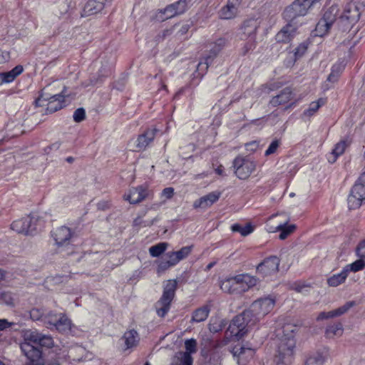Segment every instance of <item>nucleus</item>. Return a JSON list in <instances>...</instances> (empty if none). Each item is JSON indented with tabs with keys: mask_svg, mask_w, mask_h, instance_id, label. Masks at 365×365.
<instances>
[{
	"mask_svg": "<svg viewBox=\"0 0 365 365\" xmlns=\"http://www.w3.org/2000/svg\"><path fill=\"white\" fill-rule=\"evenodd\" d=\"M365 200V173L361 175L353 186L347 202L349 209L359 208Z\"/></svg>",
	"mask_w": 365,
	"mask_h": 365,
	"instance_id": "obj_9",
	"label": "nucleus"
},
{
	"mask_svg": "<svg viewBox=\"0 0 365 365\" xmlns=\"http://www.w3.org/2000/svg\"><path fill=\"white\" fill-rule=\"evenodd\" d=\"M331 25L329 24L325 20H323L321 19L319 22L317 23L316 28H315V32L316 36H324L327 35L331 28Z\"/></svg>",
	"mask_w": 365,
	"mask_h": 365,
	"instance_id": "obj_40",
	"label": "nucleus"
},
{
	"mask_svg": "<svg viewBox=\"0 0 365 365\" xmlns=\"http://www.w3.org/2000/svg\"><path fill=\"white\" fill-rule=\"evenodd\" d=\"M295 228L294 225H287V223L278 225L277 229L281 232L279 236V239L285 240L288 235L294 231Z\"/></svg>",
	"mask_w": 365,
	"mask_h": 365,
	"instance_id": "obj_39",
	"label": "nucleus"
},
{
	"mask_svg": "<svg viewBox=\"0 0 365 365\" xmlns=\"http://www.w3.org/2000/svg\"><path fill=\"white\" fill-rule=\"evenodd\" d=\"M1 302L6 305H14V297L11 292H3L1 295Z\"/></svg>",
	"mask_w": 365,
	"mask_h": 365,
	"instance_id": "obj_51",
	"label": "nucleus"
},
{
	"mask_svg": "<svg viewBox=\"0 0 365 365\" xmlns=\"http://www.w3.org/2000/svg\"><path fill=\"white\" fill-rule=\"evenodd\" d=\"M257 323L256 319H254L249 310L247 309L232 319L228 329L232 334L237 338H241Z\"/></svg>",
	"mask_w": 365,
	"mask_h": 365,
	"instance_id": "obj_3",
	"label": "nucleus"
},
{
	"mask_svg": "<svg viewBox=\"0 0 365 365\" xmlns=\"http://www.w3.org/2000/svg\"><path fill=\"white\" fill-rule=\"evenodd\" d=\"M293 98V92L290 87H287L282 90L279 93L273 96L269 103L274 106L284 105L289 103Z\"/></svg>",
	"mask_w": 365,
	"mask_h": 365,
	"instance_id": "obj_21",
	"label": "nucleus"
},
{
	"mask_svg": "<svg viewBox=\"0 0 365 365\" xmlns=\"http://www.w3.org/2000/svg\"><path fill=\"white\" fill-rule=\"evenodd\" d=\"M280 260L276 256H271L257 266V272L264 278L275 274L279 270Z\"/></svg>",
	"mask_w": 365,
	"mask_h": 365,
	"instance_id": "obj_12",
	"label": "nucleus"
},
{
	"mask_svg": "<svg viewBox=\"0 0 365 365\" xmlns=\"http://www.w3.org/2000/svg\"><path fill=\"white\" fill-rule=\"evenodd\" d=\"M361 13L359 6L354 2H349L344 6L336 24L339 30L350 31L358 22Z\"/></svg>",
	"mask_w": 365,
	"mask_h": 365,
	"instance_id": "obj_4",
	"label": "nucleus"
},
{
	"mask_svg": "<svg viewBox=\"0 0 365 365\" xmlns=\"http://www.w3.org/2000/svg\"><path fill=\"white\" fill-rule=\"evenodd\" d=\"M45 314H46L43 313V310L38 308H34L30 311V317L34 321L40 319L43 321Z\"/></svg>",
	"mask_w": 365,
	"mask_h": 365,
	"instance_id": "obj_52",
	"label": "nucleus"
},
{
	"mask_svg": "<svg viewBox=\"0 0 365 365\" xmlns=\"http://www.w3.org/2000/svg\"><path fill=\"white\" fill-rule=\"evenodd\" d=\"M279 145H280V141L279 140H273L269 145L268 148L266 150L264 155L266 156H268V155L275 153L276 151L277 150L278 148L279 147Z\"/></svg>",
	"mask_w": 365,
	"mask_h": 365,
	"instance_id": "obj_53",
	"label": "nucleus"
},
{
	"mask_svg": "<svg viewBox=\"0 0 365 365\" xmlns=\"http://www.w3.org/2000/svg\"><path fill=\"white\" fill-rule=\"evenodd\" d=\"M234 356L238 358V363L240 364L244 359H250L254 355V349L245 348L242 346H235L232 350Z\"/></svg>",
	"mask_w": 365,
	"mask_h": 365,
	"instance_id": "obj_28",
	"label": "nucleus"
},
{
	"mask_svg": "<svg viewBox=\"0 0 365 365\" xmlns=\"http://www.w3.org/2000/svg\"><path fill=\"white\" fill-rule=\"evenodd\" d=\"M53 236L58 247H67L69 244L68 241L72 237V232L68 227L61 226L53 232Z\"/></svg>",
	"mask_w": 365,
	"mask_h": 365,
	"instance_id": "obj_18",
	"label": "nucleus"
},
{
	"mask_svg": "<svg viewBox=\"0 0 365 365\" xmlns=\"http://www.w3.org/2000/svg\"><path fill=\"white\" fill-rule=\"evenodd\" d=\"M307 46L305 43H301L298 46L297 48H295L294 56L296 58H300L302 56L305 52L307 51Z\"/></svg>",
	"mask_w": 365,
	"mask_h": 365,
	"instance_id": "obj_56",
	"label": "nucleus"
},
{
	"mask_svg": "<svg viewBox=\"0 0 365 365\" xmlns=\"http://www.w3.org/2000/svg\"><path fill=\"white\" fill-rule=\"evenodd\" d=\"M185 351H182L184 354H188L191 356L192 354H195L197 351V343L195 339H189L185 341Z\"/></svg>",
	"mask_w": 365,
	"mask_h": 365,
	"instance_id": "obj_47",
	"label": "nucleus"
},
{
	"mask_svg": "<svg viewBox=\"0 0 365 365\" xmlns=\"http://www.w3.org/2000/svg\"><path fill=\"white\" fill-rule=\"evenodd\" d=\"M232 230L240 232L242 236H247L253 232V227L250 223L246 224L245 226L235 224L232 226Z\"/></svg>",
	"mask_w": 365,
	"mask_h": 365,
	"instance_id": "obj_46",
	"label": "nucleus"
},
{
	"mask_svg": "<svg viewBox=\"0 0 365 365\" xmlns=\"http://www.w3.org/2000/svg\"><path fill=\"white\" fill-rule=\"evenodd\" d=\"M327 353L317 352L307 360V365H322L327 359Z\"/></svg>",
	"mask_w": 365,
	"mask_h": 365,
	"instance_id": "obj_37",
	"label": "nucleus"
},
{
	"mask_svg": "<svg viewBox=\"0 0 365 365\" xmlns=\"http://www.w3.org/2000/svg\"><path fill=\"white\" fill-rule=\"evenodd\" d=\"M295 228L294 225H287V223L278 225L277 229L281 232L279 236V239L285 240L288 235L294 231Z\"/></svg>",
	"mask_w": 365,
	"mask_h": 365,
	"instance_id": "obj_38",
	"label": "nucleus"
},
{
	"mask_svg": "<svg viewBox=\"0 0 365 365\" xmlns=\"http://www.w3.org/2000/svg\"><path fill=\"white\" fill-rule=\"evenodd\" d=\"M158 130L156 128L148 129L143 134L140 135L135 140V150L140 151L145 150L153 140Z\"/></svg>",
	"mask_w": 365,
	"mask_h": 365,
	"instance_id": "obj_16",
	"label": "nucleus"
},
{
	"mask_svg": "<svg viewBox=\"0 0 365 365\" xmlns=\"http://www.w3.org/2000/svg\"><path fill=\"white\" fill-rule=\"evenodd\" d=\"M177 11L174 8V5L170 4L166 6L163 10H160L157 15L156 18L158 20L163 21L166 19H170L177 16Z\"/></svg>",
	"mask_w": 365,
	"mask_h": 365,
	"instance_id": "obj_32",
	"label": "nucleus"
},
{
	"mask_svg": "<svg viewBox=\"0 0 365 365\" xmlns=\"http://www.w3.org/2000/svg\"><path fill=\"white\" fill-rule=\"evenodd\" d=\"M167 242H160L150 247L149 252L152 257H157L163 254L167 249Z\"/></svg>",
	"mask_w": 365,
	"mask_h": 365,
	"instance_id": "obj_44",
	"label": "nucleus"
},
{
	"mask_svg": "<svg viewBox=\"0 0 365 365\" xmlns=\"http://www.w3.org/2000/svg\"><path fill=\"white\" fill-rule=\"evenodd\" d=\"M217 55V53L216 52L211 50L210 54L198 63L197 66V76L202 77L204 76L209 66L213 63V61Z\"/></svg>",
	"mask_w": 365,
	"mask_h": 365,
	"instance_id": "obj_27",
	"label": "nucleus"
},
{
	"mask_svg": "<svg viewBox=\"0 0 365 365\" xmlns=\"http://www.w3.org/2000/svg\"><path fill=\"white\" fill-rule=\"evenodd\" d=\"M220 197V192H212L208 193L206 195L201 197L200 198L196 200L193 203V207L195 209L202 208L205 209L210 207L215 202H217Z\"/></svg>",
	"mask_w": 365,
	"mask_h": 365,
	"instance_id": "obj_19",
	"label": "nucleus"
},
{
	"mask_svg": "<svg viewBox=\"0 0 365 365\" xmlns=\"http://www.w3.org/2000/svg\"><path fill=\"white\" fill-rule=\"evenodd\" d=\"M173 362L176 365H192L193 359L188 354H184L182 351L178 352L174 357Z\"/></svg>",
	"mask_w": 365,
	"mask_h": 365,
	"instance_id": "obj_36",
	"label": "nucleus"
},
{
	"mask_svg": "<svg viewBox=\"0 0 365 365\" xmlns=\"http://www.w3.org/2000/svg\"><path fill=\"white\" fill-rule=\"evenodd\" d=\"M13 324H14V323L9 322L6 319H0V331L10 327Z\"/></svg>",
	"mask_w": 365,
	"mask_h": 365,
	"instance_id": "obj_61",
	"label": "nucleus"
},
{
	"mask_svg": "<svg viewBox=\"0 0 365 365\" xmlns=\"http://www.w3.org/2000/svg\"><path fill=\"white\" fill-rule=\"evenodd\" d=\"M41 225V218L36 213H32L21 219L15 220L11 225L13 230L25 235L32 234Z\"/></svg>",
	"mask_w": 365,
	"mask_h": 365,
	"instance_id": "obj_7",
	"label": "nucleus"
},
{
	"mask_svg": "<svg viewBox=\"0 0 365 365\" xmlns=\"http://www.w3.org/2000/svg\"><path fill=\"white\" fill-rule=\"evenodd\" d=\"M171 267L172 266L170 265L168 262L163 257V259L160 261V262L159 263V264L158 266V272H164Z\"/></svg>",
	"mask_w": 365,
	"mask_h": 365,
	"instance_id": "obj_59",
	"label": "nucleus"
},
{
	"mask_svg": "<svg viewBox=\"0 0 365 365\" xmlns=\"http://www.w3.org/2000/svg\"><path fill=\"white\" fill-rule=\"evenodd\" d=\"M56 321L52 327V329H56L61 333H68L71 331V321L65 314L59 312V317Z\"/></svg>",
	"mask_w": 365,
	"mask_h": 365,
	"instance_id": "obj_25",
	"label": "nucleus"
},
{
	"mask_svg": "<svg viewBox=\"0 0 365 365\" xmlns=\"http://www.w3.org/2000/svg\"><path fill=\"white\" fill-rule=\"evenodd\" d=\"M356 255L359 258L365 259V241L361 242L357 246Z\"/></svg>",
	"mask_w": 365,
	"mask_h": 365,
	"instance_id": "obj_58",
	"label": "nucleus"
},
{
	"mask_svg": "<svg viewBox=\"0 0 365 365\" xmlns=\"http://www.w3.org/2000/svg\"><path fill=\"white\" fill-rule=\"evenodd\" d=\"M237 280L239 284V288L240 294L247 292L250 288L257 284L259 279L255 276H252L250 274L245 273L237 274Z\"/></svg>",
	"mask_w": 365,
	"mask_h": 365,
	"instance_id": "obj_20",
	"label": "nucleus"
},
{
	"mask_svg": "<svg viewBox=\"0 0 365 365\" xmlns=\"http://www.w3.org/2000/svg\"><path fill=\"white\" fill-rule=\"evenodd\" d=\"M176 289V280H168L165 283L163 295L155 304L156 312L159 317H163L168 312Z\"/></svg>",
	"mask_w": 365,
	"mask_h": 365,
	"instance_id": "obj_5",
	"label": "nucleus"
},
{
	"mask_svg": "<svg viewBox=\"0 0 365 365\" xmlns=\"http://www.w3.org/2000/svg\"><path fill=\"white\" fill-rule=\"evenodd\" d=\"M174 189L173 187H166L163 189L162 195L166 199H170L173 196Z\"/></svg>",
	"mask_w": 365,
	"mask_h": 365,
	"instance_id": "obj_60",
	"label": "nucleus"
},
{
	"mask_svg": "<svg viewBox=\"0 0 365 365\" xmlns=\"http://www.w3.org/2000/svg\"><path fill=\"white\" fill-rule=\"evenodd\" d=\"M259 26V22L257 19H250L245 21L242 27V38H250V47L247 48L246 51L250 49L252 46L253 41L255 38L256 31Z\"/></svg>",
	"mask_w": 365,
	"mask_h": 365,
	"instance_id": "obj_14",
	"label": "nucleus"
},
{
	"mask_svg": "<svg viewBox=\"0 0 365 365\" xmlns=\"http://www.w3.org/2000/svg\"><path fill=\"white\" fill-rule=\"evenodd\" d=\"M343 68V66L340 64L334 65L331 68V72L329 75L327 80L331 82L336 81L339 75L342 72Z\"/></svg>",
	"mask_w": 365,
	"mask_h": 365,
	"instance_id": "obj_48",
	"label": "nucleus"
},
{
	"mask_svg": "<svg viewBox=\"0 0 365 365\" xmlns=\"http://www.w3.org/2000/svg\"><path fill=\"white\" fill-rule=\"evenodd\" d=\"M325 100L323 98H319L317 101L312 102L309 108L304 111L303 115L305 116L313 115L321 106L325 104Z\"/></svg>",
	"mask_w": 365,
	"mask_h": 365,
	"instance_id": "obj_41",
	"label": "nucleus"
},
{
	"mask_svg": "<svg viewBox=\"0 0 365 365\" xmlns=\"http://www.w3.org/2000/svg\"><path fill=\"white\" fill-rule=\"evenodd\" d=\"M210 311V307L207 305L200 307L193 312L192 320L195 322L205 321L207 318Z\"/></svg>",
	"mask_w": 365,
	"mask_h": 365,
	"instance_id": "obj_34",
	"label": "nucleus"
},
{
	"mask_svg": "<svg viewBox=\"0 0 365 365\" xmlns=\"http://www.w3.org/2000/svg\"><path fill=\"white\" fill-rule=\"evenodd\" d=\"M164 257L172 267H174L179 262V260L177 258L175 252H167L164 255Z\"/></svg>",
	"mask_w": 365,
	"mask_h": 365,
	"instance_id": "obj_54",
	"label": "nucleus"
},
{
	"mask_svg": "<svg viewBox=\"0 0 365 365\" xmlns=\"http://www.w3.org/2000/svg\"><path fill=\"white\" fill-rule=\"evenodd\" d=\"M189 28H190V26L188 24L182 25L178 31V34H180V36H183V35L186 34L189 30Z\"/></svg>",
	"mask_w": 365,
	"mask_h": 365,
	"instance_id": "obj_62",
	"label": "nucleus"
},
{
	"mask_svg": "<svg viewBox=\"0 0 365 365\" xmlns=\"http://www.w3.org/2000/svg\"><path fill=\"white\" fill-rule=\"evenodd\" d=\"M349 144L350 143L348 140H342L336 143L331 153L327 155L328 161L330 163H335L338 157L344 153Z\"/></svg>",
	"mask_w": 365,
	"mask_h": 365,
	"instance_id": "obj_26",
	"label": "nucleus"
},
{
	"mask_svg": "<svg viewBox=\"0 0 365 365\" xmlns=\"http://www.w3.org/2000/svg\"><path fill=\"white\" fill-rule=\"evenodd\" d=\"M275 299L266 297L255 300L248 309L256 322H258L264 316L269 314L274 307Z\"/></svg>",
	"mask_w": 365,
	"mask_h": 365,
	"instance_id": "obj_8",
	"label": "nucleus"
},
{
	"mask_svg": "<svg viewBox=\"0 0 365 365\" xmlns=\"http://www.w3.org/2000/svg\"><path fill=\"white\" fill-rule=\"evenodd\" d=\"M237 275L227 277L221 281L220 288L229 294H240Z\"/></svg>",
	"mask_w": 365,
	"mask_h": 365,
	"instance_id": "obj_23",
	"label": "nucleus"
},
{
	"mask_svg": "<svg viewBox=\"0 0 365 365\" xmlns=\"http://www.w3.org/2000/svg\"><path fill=\"white\" fill-rule=\"evenodd\" d=\"M320 0H296L287 7L283 13L287 21L294 23V20L307 14L308 10Z\"/></svg>",
	"mask_w": 365,
	"mask_h": 365,
	"instance_id": "obj_6",
	"label": "nucleus"
},
{
	"mask_svg": "<svg viewBox=\"0 0 365 365\" xmlns=\"http://www.w3.org/2000/svg\"><path fill=\"white\" fill-rule=\"evenodd\" d=\"M343 333V327L341 323H336L329 326L326 330V335L329 338H332L335 336H341Z\"/></svg>",
	"mask_w": 365,
	"mask_h": 365,
	"instance_id": "obj_42",
	"label": "nucleus"
},
{
	"mask_svg": "<svg viewBox=\"0 0 365 365\" xmlns=\"http://www.w3.org/2000/svg\"><path fill=\"white\" fill-rule=\"evenodd\" d=\"M21 336L24 341L21 349L31 363H38L41 356V347L50 348L53 345V340L49 335L43 334L36 329H25Z\"/></svg>",
	"mask_w": 365,
	"mask_h": 365,
	"instance_id": "obj_2",
	"label": "nucleus"
},
{
	"mask_svg": "<svg viewBox=\"0 0 365 365\" xmlns=\"http://www.w3.org/2000/svg\"><path fill=\"white\" fill-rule=\"evenodd\" d=\"M53 95L48 97L46 95L41 94L36 100V105L37 106H46V110L48 113H54L64 106L65 95L62 94Z\"/></svg>",
	"mask_w": 365,
	"mask_h": 365,
	"instance_id": "obj_11",
	"label": "nucleus"
},
{
	"mask_svg": "<svg viewBox=\"0 0 365 365\" xmlns=\"http://www.w3.org/2000/svg\"><path fill=\"white\" fill-rule=\"evenodd\" d=\"M354 302H348L343 306H341L334 310H332V311H330L328 312H321L318 315L317 319V320H324V319H327L339 317V316L345 314L351 307H352L354 306Z\"/></svg>",
	"mask_w": 365,
	"mask_h": 365,
	"instance_id": "obj_22",
	"label": "nucleus"
},
{
	"mask_svg": "<svg viewBox=\"0 0 365 365\" xmlns=\"http://www.w3.org/2000/svg\"><path fill=\"white\" fill-rule=\"evenodd\" d=\"M190 0H179L177 2L172 4L177 11V15L183 14L187 9V4Z\"/></svg>",
	"mask_w": 365,
	"mask_h": 365,
	"instance_id": "obj_49",
	"label": "nucleus"
},
{
	"mask_svg": "<svg viewBox=\"0 0 365 365\" xmlns=\"http://www.w3.org/2000/svg\"><path fill=\"white\" fill-rule=\"evenodd\" d=\"M86 111L83 108H80L74 111L73 120L74 121L79 123L85 119Z\"/></svg>",
	"mask_w": 365,
	"mask_h": 365,
	"instance_id": "obj_55",
	"label": "nucleus"
},
{
	"mask_svg": "<svg viewBox=\"0 0 365 365\" xmlns=\"http://www.w3.org/2000/svg\"><path fill=\"white\" fill-rule=\"evenodd\" d=\"M215 172L220 175H223L224 168L222 165H220L215 170Z\"/></svg>",
	"mask_w": 365,
	"mask_h": 365,
	"instance_id": "obj_64",
	"label": "nucleus"
},
{
	"mask_svg": "<svg viewBox=\"0 0 365 365\" xmlns=\"http://www.w3.org/2000/svg\"><path fill=\"white\" fill-rule=\"evenodd\" d=\"M106 0H88L85 4L83 12V16H91L96 14L104 8Z\"/></svg>",
	"mask_w": 365,
	"mask_h": 365,
	"instance_id": "obj_24",
	"label": "nucleus"
},
{
	"mask_svg": "<svg viewBox=\"0 0 365 365\" xmlns=\"http://www.w3.org/2000/svg\"><path fill=\"white\" fill-rule=\"evenodd\" d=\"M122 340H123L125 349H131L136 346L139 342V335L136 331L131 329L124 333Z\"/></svg>",
	"mask_w": 365,
	"mask_h": 365,
	"instance_id": "obj_29",
	"label": "nucleus"
},
{
	"mask_svg": "<svg viewBox=\"0 0 365 365\" xmlns=\"http://www.w3.org/2000/svg\"><path fill=\"white\" fill-rule=\"evenodd\" d=\"M348 277L347 270L344 268L340 273L334 274L327 279V283L331 287H337L344 282Z\"/></svg>",
	"mask_w": 365,
	"mask_h": 365,
	"instance_id": "obj_31",
	"label": "nucleus"
},
{
	"mask_svg": "<svg viewBox=\"0 0 365 365\" xmlns=\"http://www.w3.org/2000/svg\"><path fill=\"white\" fill-rule=\"evenodd\" d=\"M24 71V68L21 65L15 66L12 70L0 73L1 83H9L12 82L18 76Z\"/></svg>",
	"mask_w": 365,
	"mask_h": 365,
	"instance_id": "obj_30",
	"label": "nucleus"
},
{
	"mask_svg": "<svg viewBox=\"0 0 365 365\" xmlns=\"http://www.w3.org/2000/svg\"><path fill=\"white\" fill-rule=\"evenodd\" d=\"M192 247L185 246L182 247L180 250L175 252L177 258L179 262L185 259L191 252Z\"/></svg>",
	"mask_w": 365,
	"mask_h": 365,
	"instance_id": "obj_50",
	"label": "nucleus"
},
{
	"mask_svg": "<svg viewBox=\"0 0 365 365\" xmlns=\"http://www.w3.org/2000/svg\"><path fill=\"white\" fill-rule=\"evenodd\" d=\"M297 326L292 323L284 324L282 327L276 329L274 339L277 346V353L274 361L277 365H289L292 363L294 348V332Z\"/></svg>",
	"mask_w": 365,
	"mask_h": 365,
	"instance_id": "obj_1",
	"label": "nucleus"
},
{
	"mask_svg": "<svg viewBox=\"0 0 365 365\" xmlns=\"http://www.w3.org/2000/svg\"><path fill=\"white\" fill-rule=\"evenodd\" d=\"M150 191L144 185H140L135 187H131L127 194L124 195L125 200L129 201L130 204L138 203L146 197H149Z\"/></svg>",
	"mask_w": 365,
	"mask_h": 365,
	"instance_id": "obj_13",
	"label": "nucleus"
},
{
	"mask_svg": "<svg viewBox=\"0 0 365 365\" xmlns=\"http://www.w3.org/2000/svg\"><path fill=\"white\" fill-rule=\"evenodd\" d=\"M339 10L337 5H332L324 12L322 19L332 26L336 20V16L339 13Z\"/></svg>",
	"mask_w": 365,
	"mask_h": 365,
	"instance_id": "obj_35",
	"label": "nucleus"
},
{
	"mask_svg": "<svg viewBox=\"0 0 365 365\" xmlns=\"http://www.w3.org/2000/svg\"><path fill=\"white\" fill-rule=\"evenodd\" d=\"M59 317V312H55L53 311L48 312L43 317V322L46 324L47 327L52 329V327L57 322V319Z\"/></svg>",
	"mask_w": 365,
	"mask_h": 365,
	"instance_id": "obj_45",
	"label": "nucleus"
},
{
	"mask_svg": "<svg viewBox=\"0 0 365 365\" xmlns=\"http://www.w3.org/2000/svg\"><path fill=\"white\" fill-rule=\"evenodd\" d=\"M177 11L174 8V5L170 4L166 6L163 10H160L157 15L156 18L158 20L163 21L166 19H170L177 16Z\"/></svg>",
	"mask_w": 365,
	"mask_h": 365,
	"instance_id": "obj_33",
	"label": "nucleus"
},
{
	"mask_svg": "<svg viewBox=\"0 0 365 365\" xmlns=\"http://www.w3.org/2000/svg\"><path fill=\"white\" fill-rule=\"evenodd\" d=\"M365 267V259L360 258L351 264H347L344 269L347 270V274L350 272H356L363 269Z\"/></svg>",
	"mask_w": 365,
	"mask_h": 365,
	"instance_id": "obj_43",
	"label": "nucleus"
},
{
	"mask_svg": "<svg viewBox=\"0 0 365 365\" xmlns=\"http://www.w3.org/2000/svg\"><path fill=\"white\" fill-rule=\"evenodd\" d=\"M295 23L288 21L287 24L277 34L275 39L279 43H289L297 34Z\"/></svg>",
	"mask_w": 365,
	"mask_h": 365,
	"instance_id": "obj_15",
	"label": "nucleus"
},
{
	"mask_svg": "<svg viewBox=\"0 0 365 365\" xmlns=\"http://www.w3.org/2000/svg\"><path fill=\"white\" fill-rule=\"evenodd\" d=\"M111 71V66H109L108 68H103L100 71L101 76H106Z\"/></svg>",
	"mask_w": 365,
	"mask_h": 365,
	"instance_id": "obj_63",
	"label": "nucleus"
},
{
	"mask_svg": "<svg viewBox=\"0 0 365 365\" xmlns=\"http://www.w3.org/2000/svg\"><path fill=\"white\" fill-rule=\"evenodd\" d=\"M225 45V40L223 38H219L215 43V46L212 48L211 50L214 51L217 53H218L221 49Z\"/></svg>",
	"mask_w": 365,
	"mask_h": 365,
	"instance_id": "obj_57",
	"label": "nucleus"
},
{
	"mask_svg": "<svg viewBox=\"0 0 365 365\" xmlns=\"http://www.w3.org/2000/svg\"><path fill=\"white\" fill-rule=\"evenodd\" d=\"M236 176L241 180L247 179L256 168L255 163L247 157H237L233 161Z\"/></svg>",
	"mask_w": 365,
	"mask_h": 365,
	"instance_id": "obj_10",
	"label": "nucleus"
},
{
	"mask_svg": "<svg viewBox=\"0 0 365 365\" xmlns=\"http://www.w3.org/2000/svg\"><path fill=\"white\" fill-rule=\"evenodd\" d=\"M241 0H227V4L219 11V16L222 19H234L238 13V7Z\"/></svg>",
	"mask_w": 365,
	"mask_h": 365,
	"instance_id": "obj_17",
	"label": "nucleus"
}]
</instances>
